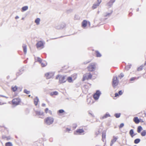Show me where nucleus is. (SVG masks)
Instances as JSON below:
<instances>
[{
	"mask_svg": "<svg viewBox=\"0 0 146 146\" xmlns=\"http://www.w3.org/2000/svg\"><path fill=\"white\" fill-rule=\"evenodd\" d=\"M21 102V100L18 97L14 98L12 101V104L15 106L19 105Z\"/></svg>",
	"mask_w": 146,
	"mask_h": 146,
	"instance_id": "1",
	"label": "nucleus"
},
{
	"mask_svg": "<svg viewBox=\"0 0 146 146\" xmlns=\"http://www.w3.org/2000/svg\"><path fill=\"white\" fill-rule=\"evenodd\" d=\"M66 76H64L61 75H58L56 77V79H58L59 82L60 83H64L66 82Z\"/></svg>",
	"mask_w": 146,
	"mask_h": 146,
	"instance_id": "2",
	"label": "nucleus"
},
{
	"mask_svg": "<svg viewBox=\"0 0 146 146\" xmlns=\"http://www.w3.org/2000/svg\"><path fill=\"white\" fill-rule=\"evenodd\" d=\"M96 68V65L94 63H90L87 67L88 70L89 72H93L94 71Z\"/></svg>",
	"mask_w": 146,
	"mask_h": 146,
	"instance_id": "3",
	"label": "nucleus"
},
{
	"mask_svg": "<svg viewBox=\"0 0 146 146\" xmlns=\"http://www.w3.org/2000/svg\"><path fill=\"white\" fill-rule=\"evenodd\" d=\"M92 77V75L90 73H87L84 75L82 80L83 81H84L85 80H88L91 79Z\"/></svg>",
	"mask_w": 146,
	"mask_h": 146,
	"instance_id": "4",
	"label": "nucleus"
},
{
	"mask_svg": "<svg viewBox=\"0 0 146 146\" xmlns=\"http://www.w3.org/2000/svg\"><path fill=\"white\" fill-rule=\"evenodd\" d=\"M101 93L99 90H97L93 96V98L95 100H97L99 98Z\"/></svg>",
	"mask_w": 146,
	"mask_h": 146,
	"instance_id": "5",
	"label": "nucleus"
},
{
	"mask_svg": "<svg viewBox=\"0 0 146 146\" xmlns=\"http://www.w3.org/2000/svg\"><path fill=\"white\" fill-rule=\"evenodd\" d=\"M133 121L136 124L139 123L140 122H143L144 121L142 119L140 118L139 119L137 117H135L133 119Z\"/></svg>",
	"mask_w": 146,
	"mask_h": 146,
	"instance_id": "6",
	"label": "nucleus"
},
{
	"mask_svg": "<svg viewBox=\"0 0 146 146\" xmlns=\"http://www.w3.org/2000/svg\"><path fill=\"white\" fill-rule=\"evenodd\" d=\"M118 83L117 78V77H114L113 80L112 85L113 87H115Z\"/></svg>",
	"mask_w": 146,
	"mask_h": 146,
	"instance_id": "7",
	"label": "nucleus"
},
{
	"mask_svg": "<svg viewBox=\"0 0 146 146\" xmlns=\"http://www.w3.org/2000/svg\"><path fill=\"white\" fill-rule=\"evenodd\" d=\"M54 119L51 117H48L46 119V124L48 125H50L53 122Z\"/></svg>",
	"mask_w": 146,
	"mask_h": 146,
	"instance_id": "8",
	"label": "nucleus"
},
{
	"mask_svg": "<svg viewBox=\"0 0 146 146\" xmlns=\"http://www.w3.org/2000/svg\"><path fill=\"white\" fill-rule=\"evenodd\" d=\"M84 132V131L83 129H78L74 132L75 135H80Z\"/></svg>",
	"mask_w": 146,
	"mask_h": 146,
	"instance_id": "9",
	"label": "nucleus"
},
{
	"mask_svg": "<svg viewBox=\"0 0 146 146\" xmlns=\"http://www.w3.org/2000/svg\"><path fill=\"white\" fill-rule=\"evenodd\" d=\"M36 46L37 48H42L44 46V44L42 41H38L36 44Z\"/></svg>",
	"mask_w": 146,
	"mask_h": 146,
	"instance_id": "10",
	"label": "nucleus"
},
{
	"mask_svg": "<svg viewBox=\"0 0 146 146\" xmlns=\"http://www.w3.org/2000/svg\"><path fill=\"white\" fill-rule=\"evenodd\" d=\"M54 76L52 73H47L46 74V79H50L52 78Z\"/></svg>",
	"mask_w": 146,
	"mask_h": 146,
	"instance_id": "11",
	"label": "nucleus"
},
{
	"mask_svg": "<svg viewBox=\"0 0 146 146\" xmlns=\"http://www.w3.org/2000/svg\"><path fill=\"white\" fill-rule=\"evenodd\" d=\"M117 139V138L115 137H113V139H112L111 141V143L110 144V146H112L113 143L115 142Z\"/></svg>",
	"mask_w": 146,
	"mask_h": 146,
	"instance_id": "12",
	"label": "nucleus"
},
{
	"mask_svg": "<svg viewBox=\"0 0 146 146\" xmlns=\"http://www.w3.org/2000/svg\"><path fill=\"white\" fill-rule=\"evenodd\" d=\"M87 21L86 20H84L82 22V26L83 27L85 28L87 25Z\"/></svg>",
	"mask_w": 146,
	"mask_h": 146,
	"instance_id": "13",
	"label": "nucleus"
},
{
	"mask_svg": "<svg viewBox=\"0 0 146 146\" xmlns=\"http://www.w3.org/2000/svg\"><path fill=\"white\" fill-rule=\"evenodd\" d=\"M106 133H102V140L103 142L106 141Z\"/></svg>",
	"mask_w": 146,
	"mask_h": 146,
	"instance_id": "14",
	"label": "nucleus"
},
{
	"mask_svg": "<svg viewBox=\"0 0 146 146\" xmlns=\"http://www.w3.org/2000/svg\"><path fill=\"white\" fill-rule=\"evenodd\" d=\"M115 0H110L108 3V5L110 6L112 5L113 3L115 2Z\"/></svg>",
	"mask_w": 146,
	"mask_h": 146,
	"instance_id": "15",
	"label": "nucleus"
},
{
	"mask_svg": "<svg viewBox=\"0 0 146 146\" xmlns=\"http://www.w3.org/2000/svg\"><path fill=\"white\" fill-rule=\"evenodd\" d=\"M38 99L37 97L35 98L34 99V103L35 105L36 106L38 104Z\"/></svg>",
	"mask_w": 146,
	"mask_h": 146,
	"instance_id": "16",
	"label": "nucleus"
},
{
	"mask_svg": "<svg viewBox=\"0 0 146 146\" xmlns=\"http://www.w3.org/2000/svg\"><path fill=\"white\" fill-rule=\"evenodd\" d=\"M23 51L24 54H26L27 53V46L25 44H24L23 46Z\"/></svg>",
	"mask_w": 146,
	"mask_h": 146,
	"instance_id": "17",
	"label": "nucleus"
},
{
	"mask_svg": "<svg viewBox=\"0 0 146 146\" xmlns=\"http://www.w3.org/2000/svg\"><path fill=\"white\" fill-rule=\"evenodd\" d=\"M110 114L108 113L104 115L101 118V119H103L108 117H110Z\"/></svg>",
	"mask_w": 146,
	"mask_h": 146,
	"instance_id": "18",
	"label": "nucleus"
},
{
	"mask_svg": "<svg viewBox=\"0 0 146 146\" xmlns=\"http://www.w3.org/2000/svg\"><path fill=\"white\" fill-rule=\"evenodd\" d=\"M18 89L17 87L16 86H13L11 87V90L13 92L16 91Z\"/></svg>",
	"mask_w": 146,
	"mask_h": 146,
	"instance_id": "19",
	"label": "nucleus"
},
{
	"mask_svg": "<svg viewBox=\"0 0 146 146\" xmlns=\"http://www.w3.org/2000/svg\"><path fill=\"white\" fill-rule=\"evenodd\" d=\"M99 5L97 3L94 4L92 7V9H94L96 8L98 6H99Z\"/></svg>",
	"mask_w": 146,
	"mask_h": 146,
	"instance_id": "20",
	"label": "nucleus"
},
{
	"mask_svg": "<svg viewBox=\"0 0 146 146\" xmlns=\"http://www.w3.org/2000/svg\"><path fill=\"white\" fill-rule=\"evenodd\" d=\"M129 134L132 137L135 135H134V132L133 129H131L130 131Z\"/></svg>",
	"mask_w": 146,
	"mask_h": 146,
	"instance_id": "21",
	"label": "nucleus"
},
{
	"mask_svg": "<svg viewBox=\"0 0 146 146\" xmlns=\"http://www.w3.org/2000/svg\"><path fill=\"white\" fill-rule=\"evenodd\" d=\"M96 56L97 57H100L101 56V55L100 53L97 51H95Z\"/></svg>",
	"mask_w": 146,
	"mask_h": 146,
	"instance_id": "22",
	"label": "nucleus"
},
{
	"mask_svg": "<svg viewBox=\"0 0 146 146\" xmlns=\"http://www.w3.org/2000/svg\"><path fill=\"white\" fill-rule=\"evenodd\" d=\"M58 92L56 91H54L51 92L50 93V94L51 96L56 95L58 94Z\"/></svg>",
	"mask_w": 146,
	"mask_h": 146,
	"instance_id": "23",
	"label": "nucleus"
},
{
	"mask_svg": "<svg viewBox=\"0 0 146 146\" xmlns=\"http://www.w3.org/2000/svg\"><path fill=\"white\" fill-rule=\"evenodd\" d=\"M40 21V19L39 18H37L35 20V22L37 25H38L39 24Z\"/></svg>",
	"mask_w": 146,
	"mask_h": 146,
	"instance_id": "24",
	"label": "nucleus"
},
{
	"mask_svg": "<svg viewBox=\"0 0 146 146\" xmlns=\"http://www.w3.org/2000/svg\"><path fill=\"white\" fill-rule=\"evenodd\" d=\"M28 9V7L27 6H25L23 7L22 8V11L23 12L27 10Z\"/></svg>",
	"mask_w": 146,
	"mask_h": 146,
	"instance_id": "25",
	"label": "nucleus"
},
{
	"mask_svg": "<svg viewBox=\"0 0 146 146\" xmlns=\"http://www.w3.org/2000/svg\"><path fill=\"white\" fill-rule=\"evenodd\" d=\"M142 129V127L141 126H139L137 128V132L138 133H140Z\"/></svg>",
	"mask_w": 146,
	"mask_h": 146,
	"instance_id": "26",
	"label": "nucleus"
},
{
	"mask_svg": "<svg viewBox=\"0 0 146 146\" xmlns=\"http://www.w3.org/2000/svg\"><path fill=\"white\" fill-rule=\"evenodd\" d=\"M5 146H13V145L11 143L8 142L6 143L5 144Z\"/></svg>",
	"mask_w": 146,
	"mask_h": 146,
	"instance_id": "27",
	"label": "nucleus"
},
{
	"mask_svg": "<svg viewBox=\"0 0 146 146\" xmlns=\"http://www.w3.org/2000/svg\"><path fill=\"white\" fill-rule=\"evenodd\" d=\"M67 80L69 82H71L72 81V77H68L67 78Z\"/></svg>",
	"mask_w": 146,
	"mask_h": 146,
	"instance_id": "28",
	"label": "nucleus"
},
{
	"mask_svg": "<svg viewBox=\"0 0 146 146\" xmlns=\"http://www.w3.org/2000/svg\"><path fill=\"white\" fill-rule=\"evenodd\" d=\"M140 140L139 139H137L134 140V143L135 144H137L140 142Z\"/></svg>",
	"mask_w": 146,
	"mask_h": 146,
	"instance_id": "29",
	"label": "nucleus"
},
{
	"mask_svg": "<svg viewBox=\"0 0 146 146\" xmlns=\"http://www.w3.org/2000/svg\"><path fill=\"white\" fill-rule=\"evenodd\" d=\"M143 66L141 65L138 68L137 70L138 71H140L143 69Z\"/></svg>",
	"mask_w": 146,
	"mask_h": 146,
	"instance_id": "30",
	"label": "nucleus"
},
{
	"mask_svg": "<svg viewBox=\"0 0 146 146\" xmlns=\"http://www.w3.org/2000/svg\"><path fill=\"white\" fill-rule=\"evenodd\" d=\"M36 60L37 61L39 62L40 63H41L42 62V60L40 58L37 57L36 58Z\"/></svg>",
	"mask_w": 146,
	"mask_h": 146,
	"instance_id": "31",
	"label": "nucleus"
},
{
	"mask_svg": "<svg viewBox=\"0 0 146 146\" xmlns=\"http://www.w3.org/2000/svg\"><path fill=\"white\" fill-rule=\"evenodd\" d=\"M146 134V132L145 130H143L141 133V135L142 136H145Z\"/></svg>",
	"mask_w": 146,
	"mask_h": 146,
	"instance_id": "32",
	"label": "nucleus"
},
{
	"mask_svg": "<svg viewBox=\"0 0 146 146\" xmlns=\"http://www.w3.org/2000/svg\"><path fill=\"white\" fill-rule=\"evenodd\" d=\"M121 114L120 113H117L115 114V116L116 118H119L120 117Z\"/></svg>",
	"mask_w": 146,
	"mask_h": 146,
	"instance_id": "33",
	"label": "nucleus"
},
{
	"mask_svg": "<svg viewBox=\"0 0 146 146\" xmlns=\"http://www.w3.org/2000/svg\"><path fill=\"white\" fill-rule=\"evenodd\" d=\"M24 92L27 94H29L30 93V92L29 91H28L26 89H25L24 90Z\"/></svg>",
	"mask_w": 146,
	"mask_h": 146,
	"instance_id": "34",
	"label": "nucleus"
},
{
	"mask_svg": "<svg viewBox=\"0 0 146 146\" xmlns=\"http://www.w3.org/2000/svg\"><path fill=\"white\" fill-rule=\"evenodd\" d=\"M64 111L63 110H58V112L60 113H61L64 112Z\"/></svg>",
	"mask_w": 146,
	"mask_h": 146,
	"instance_id": "35",
	"label": "nucleus"
},
{
	"mask_svg": "<svg viewBox=\"0 0 146 146\" xmlns=\"http://www.w3.org/2000/svg\"><path fill=\"white\" fill-rule=\"evenodd\" d=\"M124 126V124L123 123H121L120 125L119 126V128L120 129L123 127Z\"/></svg>",
	"mask_w": 146,
	"mask_h": 146,
	"instance_id": "36",
	"label": "nucleus"
},
{
	"mask_svg": "<svg viewBox=\"0 0 146 146\" xmlns=\"http://www.w3.org/2000/svg\"><path fill=\"white\" fill-rule=\"evenodd\" d=\"M131 65H127L125 67V68L126 69L128 70H129V69L131 68Z\"/></svg>",
	"mask_w": 146,
	"mask_h": 146,
	"instance_id": "37",
	"label": "nucleus"
},
{
	"mask_svg": "<svg viewBox=\"0 0 146 146\" xmlns=\"http://www.w3.org/2000/svg\"><path fill=\"white\" fill-rule=\"evenodd\" d=\"M72 77L73 78H74V79H75L77 78V75L76 74H74L72 76Z\"/></svg>",
	"mask_w": 146,
	"mask_h": 146,
	"instance_id": "38",
	"label": "nucleus"
},
{
	"mask_svg": "<svg viewBox=\"0 0 146 146\" xmlns=\"http://www.w3.org/2000/svg\"><path fill=\"white\" fill-rule=\"evenodd\" d=\"M6 139L7 140H9L11 139V137L10 136L9 137H5Z\"/></svg>",
	"mask_w": 146,
	"mask_h": 146,
	"instance_id": "39",
	"label": "nucleus"
},
{
	"mask_svg": "<svg viewBox=\"0 0 146 146\" xmlns=\"http://www.w3.org/2000/svg\"><path fill=\"white\" fill-rule=\"evenodd\" d=\"M46 113H47L48 112L50 113V114L51 113V111H48V109L47 108H46Z\"/></svg>",
	"mask_w": 146,
	"mask_h": 146,
	"instance_id": "40",
	"label": "nucleus"
},
{
	"mask_svg": "<svg viewBox=\"0 0 146 146\" xmlns=\"http://www.w3.org/2000/svg\"><path fill=\"white\" fill-rule=\"evenodd\" d=\"M97 4L99 5L102 2V0H97Z\"/></svg>",
	"mask_w": 146,
	"mask_h": 146,
	"instance_id": "41",
	"label": "nucleus"
},
{
	"mask_svg": "<svg viewBox=\"0 0 146 146\" xmlns=\"http://www.w3.org/2000/svg\"><path fill=\"white\" fill-rule=\"evenodd\" d=\"M123 94V92L122 90H120L119 92V95H121Z\"/></svg>",
	"mask_w": 146,
	"mask_h": 146,
	"instance_id": "42",
	"label": "nucleus"
},
{
	"mask_svg": "<svg viewBox=\"0 0 146 146\" xmlns=\"http://www.w3.org/2000/svg\"><path fill=\"white\" fill-rule=\"evenodd\" d=\"M61 28H64L66 26V25L65 24H63L61 25Z\"/></svg>",
	"mask_w": 146,
	"mask_h": 146,
	"instance_id": "43",
	"label": "nucleus"
},
{
	"mask_svg": "<svg viewBox=\"0 0 146 146\" xmlns=\"http://www.w3.org/2000/svg\"><path fill=\"white\" fill-rule=\"evenodd\" d=\"M41 64V66L42 67H44L45 66V65L44 64H43L42 62H41L40 63Z\"/></svg>",
	"mask_w": 146,
	"mask_h": 146,
	"instance_id": "44",
	"label": "nucleus"
},
{
	"mask_svg": "<svg viewBox=\"0 0 146 146\" xmlns=\"http://www.w3.org/2000/svg\"><path fill=\"white\" fill-rule=\"evenodd\" d=\"M123 76H124L123 74V73H121L119 76L120 77H121V78H122V77H123Z\"/></svg>",
	"mask_w": 146,
	"mask_h": 146,
	"instance_id": "45",
	"label": "nucleus"
},
{
	"mask_svg": "<svg viewBox=\"0 0 146 146\" xmlns=\"http://www.w3.org/2000/svg\"><path fill=\"white\" fill-rule=\"evenodd\" d=\"M135 78L133 77V78H131L130 79V81H132L134 80H135Z\"/></svg>",
	"mask_w": 146,
	"mask_h": 146,
	"instance_id": "46",
	"label": "nucleus"
},
{
	"mask_svg": "<svg viewBox=\"0 0 146 146\" xmlns=\"http://www.w3.org/2000/svg\"><path fill=\"white\" fill-rule=\"evenodd\" d=\"M119 94H118V93H115V97H117V96H119Z\"/></svg>",
	"mask_w": 146,
	"mask_h": 146,
	"instance_id": "47",
	"label": "nucleus"
},
{
	"mask_svg": "<svg viewBox=\"0 0 146 146\" xmlns=\"http://www.w3.org/2000/svg\"><path fill=\"white\" fill-rule=\"evenodd\" d=\"M77 125L76 124L74 125V126H73V128L74 129H76L77 127Z\"/></svg>",
	"mask_w": 146,
	"mask_h": 146,
	"instance_id": "48",
	"label": "nucleus"
},
{
	"mask_svg": "<svg viewBox=\"0 0 146 146\" xmlns=\"http://www.w3.org/2000/svg\"><path fill=\"white\" fill-rule=\"evenodd\" d=\"M66 131L69 132L70 131V129L68 128H67L66 129Z\"/></svg>",
	"mask_w": 146,
	"mask_h": 146,
	"instance_id": "49",
	"label": "nucleus"
},
{
	"mask_svg": "<svg viewBox=\"0 0 146 146\" xmlns=\"http://www.w3.org/2000/svg\"><path fill=\"white\" fill-rule=\"evenodd\" d=\"M145 116L146 117V109L144 111Z\"/></svg>",
	"mask_w": 146,
	"mask_h": 146,
	"instance_id": "50",
	"label": "nucleus"
},
{
	"mask_svg": "<svg viewBox=\"0 0 146 146\" xmlns=\"http://www.w3.org/2000/svg\"><path fill=\"white\" fill-rule=\"evenodd\" d=\"M90 62V61H88V62H84V64H87L89 63Z\"/></svg>",
	"mask_w": 146,
	"mask_h": 146,
	"instance_id": "51",
	"label": "nucleus"
},
{
	"mask_svg": "<svg viewBox=\"0 0 146 146\" xmlns=\"http://www.w3.org/2000/svg\"><path fill=\"white\" fill-rule=\"evenodd\" d=\"M1 127L2 128H4L5 129H7V128H6L5 127H4L2 126V127Z\"/></svg>",
	"mask_w": 146,
	"mask_h": 146,
	"instance_id": "52",
	"label": "nucleus"
},
{
	"mask_svg": "<svg viewBox=\"0 0 146 146\" xmlns=\"http://www.w3.org/2000/svg\"><path fill=\"white\" fill-rule=\"evenodd\" d=\"M42 106H45V104H42Z\"/></svg>",
	"mask_w": 146,
	"mask_h": 146,
	"instance_id": "53",
	"label": "nucleus"
},
{
	"mask_svg": "<svg viewBox=\"0 0 146 146\" xmlns=\"http://www.w3.org/2000/svg\"><path fill=\"white\" fill-rule=\"evenodd\" d=\"M18 18H19V17H18L17 16V17H15V19H17Z\"/></svg>",
	"mask_w": 146,
	"mask_h": 146,
	"instance_id": "54",
	"label": "nucleus"
},
{
	"mask_svg": "<svg viewBox=\"0 0 146 146\" xmlns=\"http://www.w3.org/2000/svg\"><path fill=\"white\" fill-rule=\"evenodd\" d=\"M144 65L146 66V61L144 63Z\"/></svg>",
	"mask_w": 146,
	"mask_h": 146,
	"instance_id": "55",
	"label": "nucleus"
},
{
	"mask_svg": "<svg viewBox=\"0 0 146 146\" xmlns=\"http://www.w3.org/2000/svg\"><path fill=\"white\" fill-rule=\"evenodd\" d=\"M95 146H100L99 145H96Z\"/></svg>",
	"mask_w": 146,
	"mask_h": 146,
	"instance_id": "56",
	"label": "nucleus"
},
{
	"mask_svg": "<svg viewBox=\"0 0 146 146\" xmlns=\"http://www.w3.org/2000/svg\"><path fill=\"white\" fill-rule=\"evenodd\" d=\"M29 97H30V95H29Z\"/></svg>",
	"mask_w": 146,
	"mask_h": 146,
	"instance_id": "57",
	"label": "nucleus"
}]
</instances>
